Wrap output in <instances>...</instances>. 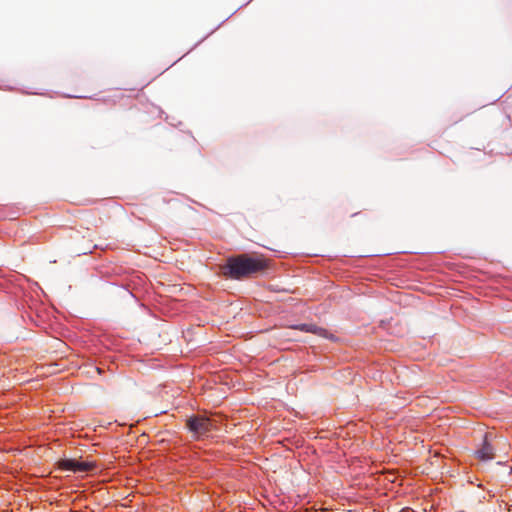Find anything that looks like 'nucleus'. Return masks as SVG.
I'll use <instances>...</instances> for the list:
<instances>
[{
  "label": "nucleus",
  "mask_w": 512,
  "mask_h": 512,
  "mask_svg": "<svg viewBox=\"0 0 512 512\" xmlns=\"http://www.w3.org/2000/svg\"><path fill=\"white\" fill-rule=\"evenodd\" d=\"M490 434L486 433L481 447L475 451V456L481 461H490L494 459V447L489 441Z\"/></svg>",
  "instance_id": "nucleus-4"
},
{
  "label": "nucleus",
  "mask_w": 512,
  "mask_h": 512,
  "mask_svg": "<svg viewBox=\"0 0 512 512\" xmlns=\"http://www.w3.org/2000/svg\"><path fill=\"white\" fill-rule=\"evenodd\" d=\"M58 467L63 471L85 473L94 470L96 468V463L93 461H79L77 459L66 458L58 461Z\"/></svg>",
  "instance_id": "nucleus-3"
},
{
  "label": "nucleus",
  "mask_w": 512,
  "mask_h": 512,
  "mask_svg": "<svg viewBox=\"0 0 512 512\" xmlns=\"http://www.w3.org/2000/svg\"><path fill=\"white\" fill-rule=\"evenodd\" d=\"M291 328L300 330L306 333H313L319 337L323 338H332L333 336L328 333V331L322 327H318L313 323H303L299 325H294Z\"/></svg>",
  "instance_id": "nucleus-5"
},
{
  "label": "nucleus",
  "mask_w": 512,
  "mask_h": 512,
  "mask_svg": "<svg viewBox=\"0 0 512 512\" xmlns=\"http://www.w3.org/2000/svg\"><path fill=\"white\" fill-rule=\"evenodd\" d=\"M215 426L213 419L203 415H193L186 420V427L196 438L207 435Z\"/></svg>",
  "instance_id": "nucleus-2"
},
{
  "label": "nucleus",
  "mask_w": 512,
  "mask_h": 512,
  "mask_svg": "<svg viewBox=\"0 0 512 512\" xmlns=\"http://www.w3.org/2000/svg\"><path fill=\"white\" fill-rule=\"evenodd\" d=\"M267 268L263 258L240 254L227 259L223 267V275L231 279H242Z\"/></svg>",
  "instance_id": "nucleus-1"
}]
</instances>
